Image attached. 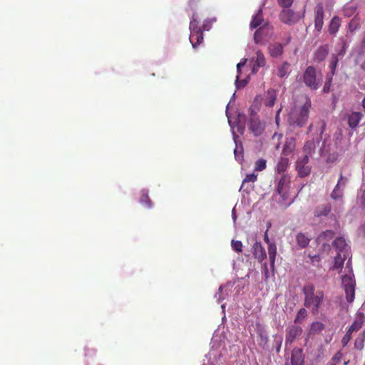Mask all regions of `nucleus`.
<instances>
[{"mask_svg": "<svg viewBox=\"0 0 365 365\" xmlns=\"http://www.w3.org/2000/svg\"><path fill=\"white\" fill-rule=\"evenodd\" d=\"M311 100L307 96L302 98L300 104H295L291 109L287 120L293 126L303 127L309 118Z\"/></svg>", "mask_w": 365, "mask_h": 365, "instance_id": "nucleus-1", "label": "nucleus"}, {"mask_svg": "<svg viewBox=\"0 0 365 365\" xmlns=\"http://www.w3.org/2000/svg\"><path fill=\"white\" fill-rule=\"evenodd\" d=\"M302 293L304 296V307L310 309L312 314H318L319 309L324 303V292L316 289L314 286L312 284H307L304 286Z\"/></svg>", "mask_w": 365, "mask_h": 365, "instance_id": "nucleus-2", "label": "nucleus"}, {"mask_svg": "<svg viewBox=\"0 0 365 365\" xmlns=\"http://www.w3.org/2000/svg\"><path fill=\"white\" fill-rule=\"evenodd\" d=\"M303 81L310 89L317 90L320 87L322 79L321 76H317L316 68L309 66L303 73Z\"/></svg>", "mask_w": 365, "mask_h": 365, "instance_id": "nucleus-3", "label": "nucleus"}, {"mask_svg": "<svg viewBox=\"0 0 365 365\" xmlns=\"http://www.w3.org/2000/svg\"><path fill=\"white\" fill-rule=\"evenodd\" d=\"M248 128L255 136H259L264 130V124L259 120L256 114L252 113L249 119Z\"/></svg>", "mask_w": 365, "mask_h": 365, "instance_id": "nucleus-4", "label": "nucleus"}, {"mask_svg": "<svg viewBox=\"0 0 365 365\" xmlns=\"http://www.w3.org/2000/svg\"><path fill=\"white\" fill-rule=\"evenodd\" d=\"M324 9L322 3H318L314 8V28L320 32L324 26Z\"/></svg>", "mask_w": 365, "mask_h": 365, "instance_id": "nucleus-5", "label": "nucleus"}, {"mask_svg": "<svg viewBox=\"0 0 365 365\" xmlns=\"http://www.w3.org/2000/svg\"><path fill=\"white\" fill-rule=\"evenodd\" d=\"M364 115L359 111H353L346 113L344 119L346 120L347 123L351 129H355L358 127L359 122L363 118Z\"/></svg>", "mask_w": 365, "mask_h": 365, "instance_id": "nucleus-6", "label": "nucleus"}, {"mask_svg": "<svg viewBox=\"0 0 365 365\" xmlns=\"http://www.w3.org/2000/svg\"><path fill=\"white\" fill-rule=\"evenodd\" d=\"M302 329L296 324L290 326L287 331L285 337V345H291L294 339L301 335Z\"/></svg>", "mask_w": 365, "mask_h": 365, "instance_id": "nucleus-7", "label": "nucleus"}, {"mask_svg": "<svg viewBox=\"0 0 365 365\" xmlns=\"http://www.w3.org/2000/svg\"><path fill=\"white\" fill-rule=\"evenodd\" d=\"M290 182L291 180L289 175H282L277 187V192H278V194L282 196H284L289 189Z\"/></svg>", "mask_w": 365, "mask_h": 365, "instance_id": "nucleus-8", "label": "nucleus"}, {"mask_svg": "<svg viewBox=\"0 0 365 365\" xmlns=\"http://www.w3.org/2000/svg\"><path fill=\"white\" fill-rule=\"evenodd\" d=\"M279 19L285 24H292L298 21L299 16L291 9H283L279 14Z\"/></svg>", "mask_w": 365, "mask_h": 365, "instance_id": "nucleus-9", "label": "nucleus"}, {"mask_svg": "<svg viewBox=\"0 0 365 365\" xmlns=\"http://www.w3.org/2000/svg\"><path fill=\"white\" fill-rule=\"evenodd\" d=\"M333 246L335 247L336 252L342 254H349L350 247L346 244L343 237H337L333 242Z\"/></svg>", "mask_w": 365, "mask_h": 365, "instance_id": "nucleus-10", "label": "nucleus"}, {"mask_svg": "<svg viewBox=\"0 0 365 365\" xmlns=\"http://www.w3.org/2000/svg\"><path fill=\"white\" fill-rule=\"evenodd\" d=\"M329 53L328 45L320 46L313 54V61L315 63H320L323 61Z\"/></svg>", "mask_w": 365, "mask_h": 365, "instance_id": "nucleus-11", "label": "nucleus"}, {"mask_svg": "<svg viewBox=\"0 0 365 365\" xmlns=\"http://www.w3.org/2000/svg\"><path fill=\"white\" fill-rule=\"evenodd\" d=\"M252 253L258 262H262L266 257L267 254L264 248L259 242H255L252 246Z\"/></svg>", "mask_w": 365, "mask_h": 365, "instance_id": "nucleus-12", "label": "nucleus"}, {"mask_svg": "<svg viewBox=\"0 0 365 365\" xmlns=\"http://www.w3.org/2000/svg\"><path fill=\"white\" fill-rule=\"evenodd\" d=\"M365 322V315L361 312H358L356 314L354 320L351 325L349 327L348 330L351 332L359 331L363 326Z\"/></svg>", "mask_w": 365, "mask_h": 365, "instance_id": "nucleus-13", "label": "nucleus"}, {"mask_svg": "<svg viewBox=\"0 0 365 365\" xmlns=\"http://www.w3.org/2000/svg\"><path fill=\"white\" fill-rule=\"evenodd\" d=\"M266 64L265 57L261 50L256 51V58L252 66V73H256L259 68L264 67Z\"/></svg>", "mask_w": 365, "mask_h": 365, "instance_id": "nucleus-14", "label": "nucleus"}, {"mask_svg": "<svg viewBox=\"0 0 365 365\" xmlns=\"http://www.w3.org/2000/svg\"><path fill=\"white\" fill-rule=\"evenodd\" d=\"M347 182V178L343 177L342 174H340L339 180H338V182L336 185L335 186L334 190L332 191L331 194V198L336 200L339 199L343 195V191L340 189V185H342L343 186H345L346 183Z\"/></svg>", "mask_w": 365, "mask_h": 365, "instance_id": "nucleus-15", "label": "nucleus"}, {"mask_svg": "<svg viewBox=\"0 0 365 365\" xmlns=\"http://www.w3.org/2000/svg\"><path fill=\"white\" fill-rule=\"evenodd\" d=\"M295 168L297 171L298 175L300 178H304L308 176L311 173V167L305 163H302L297 160L295 164Z\"/></svg>", "mask_w": 365, "mask_h": 365, "instance_id": "nucleus-16", "label": "nucleus"}, {"mask_svg": "<svg viewBox=\"0 0 365 365\" xmlns=\"http://www.w3.org/2000/svg\"><path fill=\"white\" fill-rule=\"evenodd\" d=\"M311 240V237L303 232H299L296 235V242L299 248L307 247Z\"/></svg>", "mask_w": 365, "mask_h": 365, "instance_id": "nucleus-17", "label": "nucleus"}, {"mask_svg": "<svg viewBox=\"0 0 365 365\" xmlns=\"http://www.w3.org/2000/svg\"><path fill=\"white\" fill-rule=\"evenodd\" d=\"M341 19L337 16H334L331 19L328 29V31L331 35H335L338 32L341 26Z\"/></svg>", "mask_w": 365, "mask_h": 365, "instance_id": "nucleus-18", "label": "nucleus"}, {"mask_svg": "<svg viewBox=\"0 0 365 365\" xmlns=\"http://www.w3.org/2000/svg\"><path fill=\"white\" fill-rule=\"evenodd\" d=\"M268 51L272 57L276 58L282 54L283 47L280 43H274L269 46Z\"/></svg>", "mask_w": 365, "mask_h": 365, "instance_id": "nucleus-19", "label": "nucleus"}, {"mask_svg": "<svg viewBox=\"0 0 365 365\" xmlns=\"http://www.w3.org/2000/svg\"><path fill=\"white\" fill-rule=\"evenodd\" d=\"M295 146L296 143L294 138H290L287 139L282 149V154L285 156L290 155L294 150Z\"/></svg>", "mask_w": 365, "mask_h": 365, "instance_id": "nucleus-20", "label": "nucleus"}, {"mask_svg": "<svg viewBox=\"0 0 365 365\" xmlns=\"http://www.w3.org/2000/svg\"><path fill=\"white\" fill-rule=\"evenodd\" d=\"M268 255L271 269L274 270L275 258L277 255V246L274 242L268 245Z\"/></svg>", "mask_w": 365, "mask_h": 365, "instance_id": "nucleus-21", "label": "nucleus"}, {"mask_svg": "<svg viewBox=\"0 0 365 365\" xmlns=\"http://www.w3.org/2000/svg\"><path fill=\"white\" fill-rule=\"evenodd\" d=\"M331 211V205L329 203L319 205L314 210L315 217L327 216Z\"/></svg>", "mask_w": 365, "mask_h": 365, "instance_id": "nucleus-22", "label": "nucleus"}, {"mask_svg": "<svg viewBox=\"0 0 365 365\" xmlns=\"http://www.w3.org/2000/svg\"><path fill=\"white\" fill-rule=\"evenodd\" d=\"M277 98V92L274 89H269L267 92L266 98L264 99V105L267 107H272L274 105Z\"/></svg>", "mask_w": 365, "mask_h": 365, "instance_id": "nucleus-23", "label": "nucleus"}, {"mask_svg": "<svg viewBox=\"0 0 365 365\" xmlns=\"http://www.w3.org/2000/svg\"><path fill=\"white\" fill-rule=\"evenodd\" d=\"M203 41V33L202 31H194L190 34V41L192 43L193 48L200 45Z\"/></svg>", "mask_w": 365, "mask_h": 365, "instance_id": "nucleus-24", "label": "nucleus"}, {"mask_svg": "<svg viewBox=\"0 0 365 365\" xmlns=\"http://www.w3.org/2000/svg\"><path fill=\"white\" fill-rule=\"evenodd\" d=\"M263 21L262 10L260 9L258 10L257 13L252 16L250 24V28L252 29L257 28L262 24Z\"/></svg>", "mask_w": 365, "mask_h": 365, "instance_id": "nucleus-25", "label": "nucleus"}, {"mask_svg": "<svg viewBox=\"0 0 365 365\" xmlns=\"http://www.w3.org/2000/svg\"><path fill=\"white\" fill-rule=\"evenodd\" d=\"M290 73V64L285 61L277 68V75L278 77L283 78L287 77Z\"/></svg>", "mask_w": 365, "mask_h": 365, "instance_id": "nucleus-26", "label": "nucleus"}, {"mask_svg": "<svg viewBox=\"0 0 365 365\" xmlns=\"http://www.w3.org/2000/svg\"><path fill=\"white\" fill-rule=\"evenodd\" d=\"M289 165V160L286 157H282L279 159L277 165V172L279 174H285L284 172L287 170Z\"/></svg>", "mask_w": 365, "mask_h": 365, "instance_id": "nucleus-27", "label": "nucleus"}, {"mask_svg": "<svg viewBox=\"0 0 365 365\" xmlns=\"http://www.w3.org/2000/svg\"><path fill=\"white\" fill-rule=\"evenodd\" d=\"M348 254H342L336 253V255L334 257V263L333 265V269H341L344 262V260L348 257Z\"/></svg>", "mask_w": 365, "mask_h": 365, "instance_id": "nucleus-28", "label": "nucleus"}, {"mask_svg": "<svg viewBox=\"0 0 365 365\" xmlns=\"http://www.w3.org/2000/svg\"><path fill=\"white\" fill-rule=\"evenodd\" d=\"M316 149L315 142L314 140L306 141L304 147L303 152L304 154L312 155L314 153Z\"/></svg>", "mask_w": 365, "mask_h": 365, "instance_id": "nucleus-29", "label": "nucleus"}, {"mask_svg": "<svg viewBox=\"0 0 365 365\" xmlns=\"http://www.w3.org/2000/svg\"><path fill=\"white\" fill-rule=\"evenodd\" d=\"M365 343V329L359 334L354 341V348L358 350H362Z\"/></svg>", "mask_w": 365, "mask_h": 365, "instance_id": "nucleus-30", "label": "nucleus"}, {"mask_svg": "<svg viewBox=\"0 0 365 365\" xmlns=\"http://www.w3.org/2000/svg\"><path fill=\"white\" fill-rule=\"evenodd\" d=\"M300 349L293 352L291 357L292 365H304V360L301 356Z\"/></svg>", "mask_w": 365, "mask_h": 365, "instance_id": "nucleus-31", "label": "nucleus"}, {"mask_svg": "<svg viewBox=\"0 0 365 365\" xmlns=\"http://www.w3.org/2000/svg\"><path fill=\"white\" fill-rule=\"evenodd\" d=\"M264 28L260 27L254 34V41L257 44H264Z\"/></svg>", "mask_w": 365, "mask_h": 365, "instance_id": "nucleus-32", "label": "nucleus"}, {"mask_svg": "<svg viewBox=\"0 0 365 365\" xmlns=\"http://www.w3.org/2000/svg\"><path fill=\"white\" fill-rule=\"evenodd\" d=\"M342 284L344 288L355 287V281L350 275H344L341 278Z\"/></svg>", "mask_w": 365, "mask_h": 365, "instance_id": "nucleus-33", "label": "nucleus"}, {"mask_svg": "<svg viewBox=\"0 0 365 365\" xmlns=\"http://www.w3.org/2000/svg\"><path fill=\"white\" fill-rule=\"evenodd\" d=\"M346 298L349 303L354 302L355 298V287L344 288Z\"/></svg>", "mask_w": 365, "mask_h": 365, "instance_id": "nucleus-34", "label": "nucleus"}, {"mask_svg": "<svg viewBox=\"0 0 365 365\" xmlns=\"http://www.w3.org/2000/svg\"><path fill=\"white\" fill-rule=\"evenodd\" d=\"M307 312L304 308H301L294 319V324H301L303 320L307 317Z\"/></svg>", "mask_w": 365, "mask_h": 365, "instance_id": "nucleus-35", "label": "nucleus"}, {"mask_svg": "<svg viewBox=\"0 0 365 365\" xmlns=\"http://www.w3.org/2000/svg\"><path fill=\"white\" fill-rule=\"evenodd\" d=\"M196 17L197 16L193 14L192 20L190 23V34L193 33L194 31H202V29L198 26V22L197 21Z\"/></svg>", "mask_w": 365, "mask_h": 365, "instance_id": "nucleus-36", "label": "nucleus"}, {"mask_svg": "<svg viewBox=\"0 0 365 365\" xmlns=\"http://www.w3.org/2000/svg\"><path fill=\"white\" fill-rule=\"evenodd\" d=\"M339 62V59L336 55H332L331 58L329 68L331 70V76H334L336 72V68Z\"/></svg>", "mask_w": 365, "mask_h": 365, "instance_id": "nucleus-37", "label": "nucleus"}, {"mask_svg": "<svg viewBox=\"0 0 365 365\" xmlns=\"http://www.w3.org/2000/svg\"><path fill=\"white\" fill-rule=\"evenodd\" d=\"M140 202L143 205H146L147 207L149 208L151 207L152 202H151L150 199L149 198L147 192H145V191L142 192L140 199Z\"/></svg>", "mask_w": 365, "mask_h": 365, "instance_id": "nucleus-38", "label": "nucleus"}, {"mask_svg": "<svg viewBox=\"0 0 365 365\" xmlns=\"http://www.w3.org/2000/svg\"><path fill=\"white\" fill-rule=\"evenodd\" d=\"M267 161L260 158L255 162V171H262L266 168Z\"/></svg>", "mask_w": 365, "mask_h": 365, "instance_id": "nucleus-39", "label": "nucleus"}, {"mask_svg": "<svg viewBox=\"0 0 365 365\" xmlns=\"http://www.w3.org/2000/svg\"><path fill=\"white\" fill-rule=\"evenodd\" d=\"M324 328V324L320 322H314L311 324V330L314 332H319Z\"/></svg>", "mask_w": 365, "mask_h": 365, "instance_id": "nucleus-40", "label": "nucleus"}, {"mask_svg": "<svg viewBox=\"0 0 365 365\" xmlns=\"http://www.w3.org/2000/svg\"><path fill=\"white\" fill-rule=\"evenodd\" d=\"M231 246L232 250L237 252H241L242 250V242L240 240H232L231 242Z\"/></svg>", "mask_w": 365, "mask_h": 365, "instance_id": "nucleus-41", "label": "nucleus"}, {"mask_svg": "<svg viewBox=\"0 0 365 365\" xmlns=\"http://www.w3.org/2000/svg\"><path fill=\"white\" fill-rule=\"evenodd\" d=\"M334 236V232L332 230H326L319 237V240H330Z\"/></svg>", "mask_w": 365, "mask_h": 365, "instance_id": "nucleus-42", "label": "nucleus"}, {"mask_svg": "<svg viewBox=\"0 0 365 365\" xmlns=\"http://www.w3.org/2000/svg\"><path fill=\"white\" fill-rule=\"evenodd\" d=\"M359 26V21L356 18L352 19L349 24V29L351 32H354Z\"/></svg>", "mask_w": 365, "mask_h": 365, "instance_id": "nucleus-43", "label": "nucleus"}, {"mask_svg": "<svg viewBox=\"0 0 365 365\" xmlns=\"http://www.w3.org/2000/svg\"><path fill=\"white\" fill-rule=\"evenodd\" d=\"M352 333L353 332L350 331L349 330H347L346 333L343 336V338L341 339V344L344 347L346 346L348 344V343L350 341V340L351 339Z\"/></svg>", "mask_w": 365, "mask_h": 365, "instance_id": "nucleus-44", "label": "nucleus"}, {"mask_svg": "<svg viewBox=\"0 0 365 365\" xmlns=\"http://www.w3.org/2000/svg\"><path fill=\"white\" fill-rule=\"evenodd\" d=\"M294 0H277L280 6L284 8H289L292 6Z\"/></svg>", "mask_w": 365, "mask_h": 365, "instance_id": "nucleus-45", "label": "nucleus"}, {"mask_svg": "<svg viewBox=\"0 0 365 365\" xmlns=\"http://www.w3.org/2000/svg\"><path fill=\"white\" fill-rule=\"evenodd\" d=\"M332 76H330V77L328 78V79L326 81V82L324 83V86L323 88V91L324 93H328L330 91L331 81H332Z\"/></svg>", "mask_w": 365, "mask_h": 365, "instance_id": "nucleus-46", "label": "nucleus"}, {"mask_svg": "<svg viewBox=\"0 0 365 365\" xmlns=\"http://www.w3.org/2000/svg\"><path fill=\"white\" fill-rule=\"evenodd\" d=\"M257 175H256L255 173L247 174L246 175L245 178L244 179L243 182H254L257 180Z\"/></svg>", "mask_w": 365, "mask_h": 365, "instance_id": "nucleus-47", "label": "nucleus"}, {"mask_svg": "<svg viewBox=\"0 0 365 365\" xmlns=\"http://www.w3.org/2000/svg\"><path fill=\"white\" fill-rule=\"evenodd\" d=\"M338 159V154L336 153L329 155L326 159L327 163H334Z\"/></svg>", "mask_w": 365, "mask_h": 365, "instance_id": "nucleus-48", "label": "nucleus"}, {"mask_svg": "<svg viewBox=\"0 0 365 365\" xmlns=\"http://www.w3.org/2000/svg\"><path fill=\"white\" fill-rule=\"evenodd\" d=\"M343 356L341 351H337L332 358V361L335 362H339Z\"/></svg>", "mask_w": 365, "mask_h": 365, "instance_id": "nucleus-49", "label": "nucleus"}, {"mask_svg": "<svg viewBox=\"0 0 365 365\" xmlns=\"http://www.w3.org/2000/svg\"><path fill=\"white\" fill-rule=\"evenodd\" d=\"M310 156H311V155H309L304 154V155L303 157H302V158H299V159L297 160V161H299V162H301V163H305V164H307V165H308L309 161V157H310Z\"/></svg>", "mask_w": 365, "mask_h": 365, "instance_id": "nucleus-50", "label": "nucleus"}, {"mask_svg": "<svg viewBox=\"0 0 365 365\" xmlns=\"http://www.w3.org/2000/svg\"><path fill=\"white\" fill-rule=\"evenodd\" d=\"M237 80H236V83H237V86L238 88H240V87H244V86H246V84H247V80H245V79H244V80H242L241 81H239V80H238V79H239V76H237Z\"/></svg>", "mask_w": 365, "mask_h": 365, "instance_id": "nucleus-51", "label": "nucleus"}, {"mask_svg": "<svg viewBox=\"0 0 365 365\" xmlns=\"http://www.w3.org/2000/svg\"><path fill=\"white\" fill-rule=\"evenodd\" d=\"M309 257L311 258V260H312V262H319L320 261V257L319 255H314V256H310L309 255Z\"/></svg>", "mask_w": 365, "mask_h": 365, "instance_id": "nucleus-52", "label": "nucleus"}, {"mask_svg": "<svg viewBox=\"0 0 365 365\" xmlns=\"http://www.w3.org/2000/svg\"><path fill=\"white\" fill-rule=\"evenodd\" d=\"M360 202L362 206L365 207V190L362 192L360 197Z\"/></svg>", "mask_w": 365, "mask_h": 365, "instance_id": "nucleus-53", "label": "nucleus"}, {"mask_svg": "<svg viewBox=\"0 0 365 365\" xmlns=\"http://www.w3.org/2000/svg\"><path fill=\"white\" fill-rule=\"evenodd\" d=\"M202 31H208L210 29V24L208 21L204 22L202 25V28H201Z\"/></svg>", "mask_w": 365, "mask_h": 365, "instance_id": "nucleus-54", "label": "nucleus"}, {"mask_svg": "<svg viewBox=\"0 0 365 365\" xmlns=\"http://www.w3.org/2000/svg\"><path fill=\"white\" fill-rule=\"evenodd\" d=\"M264 242L269 245V244H271L272 243V242L269 241V239L268 237V235H267V230H266L265 233H264Z\"/></svg>", "mask_w": 365, "mask_h": 365, "instance_id": "nucleus-55", "label": "nucleus"}, {"mask_svg": "<svg viewBox=\"0 0 365 365\" xmlns=\"http://www.w3.org/2000/svg\"><path fill=\"white\" fill-rule=\"evenodd\" d=\"M246 61H247V59H245V61H244L243 62H240V63H237V70H238V71H240V68H241L242 66H245V64Z\"/></svg>", "mask_w": 365, "mask_h": 365, "instance_id": "nucleus-56", "label": "nucleus"}, {"mask_svg": "<svg viewBox=\"0 0 365 365\" xmlns=\"http://www.w3.org/2000/svg\"><path fill=\"white\" fill-rule=\"evenodd\" d=\"M325 128H326V123L324 121H322L321 123V130H320V134L321 135L323 133Z\"/></svg>", "mask_w": 365, "mask_h": 365, "instance_id": "nucleus-57", "label": "nucleus"}, {"mask_svg": "<svg viewBox=\"0 0 365 365\" xmlns=\"http://www.w3.org/2000/svg\"><path fill=\"white\" fill-rule=\"evenodd\" d=\"M264 275L266 277H268V269H267V265L266 262L264 264Z\"/></svg>", "mask_w": 365, "mask_h": 365, "instance_id": "nucleus-58", "label": "nucleus"}, {"mask_svg": "<svg viewBox=\"0 0 365 365\" xmlns=\"http://www.w3.org/2000/svg\"><path fill=\"white\" fill-rule=\"evenodd\" d=\"M281 110H282V108H280L277 110V112L276 118H276V121H277V122H278L279 116V113H280Z\"/></svg>", "mask_w": 365, "mask_h": 365, "instance_id": "nucleus-59", "label": "nucleus"}, {"mask_svg": "<svg viewBox=\"0 0 365 365\" xmlns=\"http://www.w3.org/2000/svg\"><path fill=\"white\" fill-rule=\"evenodd\" d=\"M362 106L365 109V97L364 98V99L362 101Z\"/></svg>", "mask_w": 365, "mask_h": 365, "instance_id": "nucleus-60", "label": "nucleus"}, {"mask_svg": "<svg viewBox=\"0 0 365 365\" xmlns=\"http://www.w3.org/2000/svg\"><path fill=\"white\" fill-rule=\"evenodd\" d=\"M267 230L268 231V230L271 227V222H268L267 225Z\"/></svg>", "mask_w": 365, "mask_h": 365, "instance_id": "nucleus-61", "label": "nucleus"}, {"mask_svg": "<svg viewBox=\"0 0 365 365\" xmlns=\"http://www.w3.org/2000/svg\"><path fill=\"white\" fill-rule=\"evenodd\" d=\"M361 68L365 71V61L361 64Z\"/></svg>", "mask_w": 365, "mask_h": 365, "instance_id": "nucleus-62", "label": "nucleus"}, {"mask_svg": "<svg viewBox=\"0 0 365 365\" xmlns=\"http://www.w3.org/2000/svg\"><path fill=\"white\" fill-rule=\"evenodd\" d=\"M312 127V125H310L309 126V130H311Z\"/></svg>", "mask_w": 365, "mask_h": 365, "instance_id": "nucleus-63", "label": "nucleus"}, {"mask_svg": "<svg viewBox=\"0 0 365 365\" xmlns=\"http://www.w3.org/2000/svg\"><path fill=\"white\" fill-rule=\"evenodd\" d=\"M349 364V361L344 362V365H347Z\"/></svg>", "mask_w": 365, "mask_h": 365, "instance_id": "nucleus-64", "label": "nucleus"}]
</instances>
